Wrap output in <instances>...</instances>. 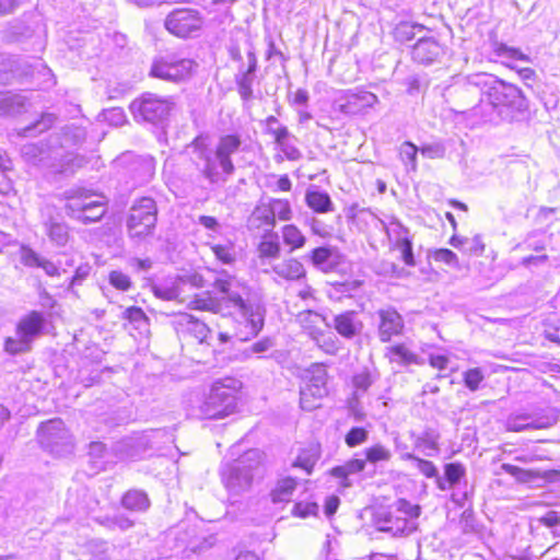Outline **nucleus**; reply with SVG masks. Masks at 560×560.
Here are the masks:
<instances>
[{
    "mask_svg": "<svg viewBox=\"0 0 560 560\" xmlns=\"http://www.w3.org/2000/svg\"><path fill=\"white\" fill-rule=\"evenodd\" d=\"M214 288L220 293L219 298L209 293L199 294L188 303L189 307L238 316L248 328L245 338L257 336L264 327L266 312L261 295L235 277L218 279Z\"/></svg>",
    "mask_w": 560,
    "mask_h": 560,
    "instance_id": "nucleus-1",
    "label": "nucleus"
},
{
    "mask_svg": "<svg viewBox=\"0 0 560 560\" xmlns=\"http://www.w3.org/2000/svg\"><path fill=\"white\" fill-rule=\"evenodd\" d=\"M242 383L233 377L213 382L203 393H192L186 400V411L196 419L219 420L237 411Z\"/></svg>",
    "mask_w": 560,
    "mask_h": 560,
    "instance_id": "nucleus-2",
    "label": "nucleus"
},
{
    "mask_svg": "<svg viewBox=\"0 0 560 560\" xmlns=\"http://www.w3.org/2000/svg\"><path fill=\"white\" fill-rule=\"evenodd\" d=\"M485 103L476 104L463 113L469 114L471 128L488 121H494L501 116L503 107L514 110H523L526 107V100L523 92L515 85L498 80L488 74L486 78Z\"/></svg>",
    "mask_w": 560,
    "mask_h": 560,
    "instance_id": "nucleus-3",
    "label": "nucleus"
},
{
    "mask_svg": "<svg viewBox=\"0 0 560 560\" xmlns=\"http://www.w3.org/2000/svg\"><path fill=\"white\" fill-rule=\"evenodd\" d=\"M260 464V451L249 450L233 463L221 467V479L231 500L236 501L238 497L250 490Z\"/></svg>",
    "mask_w": 560,
    "mask_h": 560,
    "instance_id": "nucleus-4",
    "label": "nucleus"
},
{
    "mask_svg": "<svg viewBox=\"0 0 560 560\" xmlns=\"http://www.w3.org/2000/svg\"><path fill=\"white\" fill-rule=\"evenodd\" d=\"M66 213L83 224L100 221L106 213L105 197L86 188H72L65 192Z\"/></svg>",
    "mask_w": 560,
    "mask_h": 560,
    "instance_id": "nucleus-5",
    "label": "nucleus"
},
{
    "mask_svg": "<svg viewBox=\"0 0 560 560\" xmlns=\"http://www.w3.org/2000/svg\"><path fill=\"white\" fill-rule=\"evenodd\" d=\"M46 325L45 315L38 311H31L16 323L14 336L4 341V350L9 354H21L32 350L33 343L43 334Z\"/></svg>",
    "mask_w": 560,
    "mask_h": 560,
    "instance_id": "nucleus-6",
    "label": "nucleus"
},
{
    "mask_svg": "<svg viewBox=\"0 0 560 560\" xmlns=\"http://www.w3.org/2000/svg\"><path fill=\"white\" fill-rule=\"evenodd\" d=\"M487 73H474L458 80L448 91L454 98L457 108L454 112L462 115L471 127L469 114L463 113L472 108L476 104L485 103Z\"/></svg>",
    "mask_w": 560,
    "mask_h": 560,
    "instance_id": "nucleus-7",
    "label": "nucleus"
},
{
    "mask_svg": "<svg viewBox=\"0 0 560 560\" xmlns=\"http://www.w3.org/2000/svg\"><path fill=\"white\" fill-rule=\"evenodd\" d=\"M158 220L156 203L152 198L143 197L130 208L127 231L131 238L141 240L151 235Z\"/></svg>",
    "mask_w": 560,
    "mask_h": 560,
    "instance_id": "nucleus-8",
    "label": "nucleus"
},
{
    "mask_svg": "<svg viewBox=\"0 0 560 560\" xmlns=\"http://www.w3.org/2000/svg\"><path fill=\"white\" fill-rule=\"evenodd\" d=\"M39 444L57 456L70 454L73 450L72 435L60 419H51L37 430Z\"/></svg>",
    "mask_w": 560,
    "mask_h": 560,
    "instance_id": "nucleus-9",
    "label": "nucleus"
},
{
    "mask_svg": "<svg viewBox=\"0 0 560 560\" xmlns=\"http://www.w3.org/2000/svg\"><path fill=\"white\" fill-rule=\"evenodd\" d=\"M197 65L192 59L180 57L176 54H167L154 60L151 68V75L178 82L191 75Z\"/></svg>",
    "mask_w": 560,
    "mask_h": 560,
    "instance_id": "nucleus-10",
    "label": "nucleus"
},
{
    "mask_svg": "<svg viewBox=\"0 0 560 560\" xmlns=\"http://www.w3.org/2000/svg\"><path fill=\"white\" fill-rule=\"evenodd\" d=\"M382 229L385 231L389 248L398 250L400 258L407 266H415L416 260L412 252V235L397 218L390 217L387 221L380 220Z\"/></svg>",
    "mask_w": 560,
    "mask_h": 560,
    "instance_id": "nucleus-11",
    "label": "nucleus"
},
{
    "mask_svg": "<svg viewBox=\"0 0 560 560\" xmlns=\"http://www.w3.org/2000/svg\"><path fill=\"white\" fill-rule=\"evenodd\" d=\"M171 98H162L152 93H145L130 104V110L136 119L152 124L163 121L173 109Z\"/></svg>",
    "mask_w": 560,
    "mask_h": 560,
    "instance_id": "nucleus-12",
    "label": "nucleus"
},
{
    "mask_svg": "<svg viewBox=\"0 0 560 560\" xmlns=\"http://www.w3.org/2000/svg\"><path fill=\"white\" fill-rule=\"evenodd\" d=\"M166 30L177 37L196 35L203 25V18L198 10L191 8L174 9L165 19Z\"/></svg>",
    "mask_w": 560,
    "mask_h": 560,
    "instance_id": "nucleus-13",
    "label": "nucleus"
},
{
    "mask_svg": "<svg viewBox=\"0 0 560 560\" xmlns=\"http://www.w3.org/2000/svg\"><path fill=\"white\" fill-rule=\"evenodd\" d=\"M192 151L203 162L201 173L210 184L226 182L232 173H225L219 164L218 153L203 147V142L195 139L191 143Z\"/></svg>",
    "mask_w": 560,
    "mask_h": 560,
    "instance_id": "nucleus-14",
    "label": "nucleus"
},
{
    "mask_svg": "<svg viewBox=\"0 0 560 560\" xmlns=\"http://www.w3.org/2000/svg\"><path fill=\"white\" fill-rule=\"evenodd\" d=\"M42 217L49 241L58 247L66 246L70 237L69 228L59 217H55V209L49 206L45 207L42 210Z\"/></svg>",
    "mask_w": 560,
    "mask_h": 560,
    "instance_id": "nucleus-15",
    "label": "nucleus"
},
{
    "mask_svg": "<svg viewBox=\"0 0 560 560\" xmlns=\"http://www.w3.org/2000/svg\"><path fill=\"white\" fill-rule=\"evenodd\" d=\"M178 334H187L194 337L199 343H210L211 330L198 318L188 313H180L174 320Z\"/></svg>",
    "mask_w": 560,
    "mask_h": 560,
    "instance_id": "nucleus-16",
    "label": "nucleus"
},
{
    "mask_svg": "<svg viewBox=\"0 0 560 560\" xmlns=\"http://www.w3.org/2000/svg\"><path fill=\"white\" fill-rule=\"evenodd\" d=\"M376 315L378 317V337L382 342H388L392 337L401 334L404 319L395 308H381Z\"/></svg>",
    "mask_w": 560,
    "mask_h": 560,
    "instance_id": "nucleus-17",
    "label": "nucleus"
},
{
    "mask_svg": "<svg viewBox=\"0 0 560 560\" xmlns=\"http://www.w3.org/2000/svg\"><path fill=\"white\" fill-rule=\"evenodd\" d=\"M445 54V48L434 37H422L412 47V59L421 65H431L439 61Z\"/></svg>",
    "mask_w": 560,
    "mask_h": 560,
    "instance_id": "nucleus-18",
    "label": "nucleus"
},
{
    "mask_svg": "<svg viewBox=\"0 0 560 560\" xmlns=\"http://www.w3.org/2000/svg\"><path fill=\"white\" fill-rule=\"evenodd\" d=\"M330 327L342 338L353 339L362 332L364 325L357 312L345 311L334 316Z\"/></svg>",
    "mask_w": 560,
    "mask_h": 560,
    "instance_id": "nucleus-19",
    "label": "nucleus"
},
{
    "mask_svg": "<svg viewBox=\"0 0 560 560\" xmlns=\"http://www.w3.org/2000/svg\"><path fill=\"white\" fill-rule=\"evenodd\" d=\"M240 145L241 139L236 135H226L219 139L214 151L218 153L220 167L225 173H234L235 168L231 155L237 152Z\"/></svg>",
    "mask_w": 560,
    "mask_h": 560,
    "instance_id": "nucleus-20",
    "label": "nucleus"
},
{
    "mask_svg": "<svg viewBox=\"0 0 560 560\" xmlns=\"http://www.w3.org/2000/svg\"><path fill=\"white\" fill-rule=\"evenodd\" d=\"M272 272L276 276L273 280L277 283H281V281H299L306 276L303 264L295 258L284 259L273 265Z\"/></svg>",
    "mask_w": 560,
    "mask_h": 560,
    "instance_id": "nucleus-21",
    "label": "nucleus"
},
{
    "mask_svg": "<svg viewBox=\"0 0 560 560\" xmlns=\"http://www.w3.org/2000/svg\"><path fill=\"white\" fill-rule=\"evenodd\" d=\"M366 467V460L352 458L330 470V475L339 480V486L350 488L353 485L352 477L362 472Z\"/></svg>",
    "mask_w": 560,
    "mask_h": 560,
    "instance_id": "nucleus-22",
    "label": "nucleus"
},
{
    "mask_svg": "<svg viewBox=\"0 0 560 560\" xmlns=\"http://www.w3.org/2000/svg\"><path fill=\"white\" fill-rule=\"evenodd\" d=\"M377 101V96L368 91L348 92L346 103L341 105V110L349 114H359L373 107Z\"/></svg>",
    "mask_w": 560,
    "mask_h": 560,
    "instance_id": "nucleus-23",
    "label": "nucleus"
},
{
    "mask_svg": "<svg viewBox=\"0 0 560 560\" xmlns=\"http://www.w3.org/2000/svg\"><path fill=\"white\" fill-rule=\"evenodd\" d=\"M296 322L312 340L324 330L323 327H330L323 315L310 310L300 312Z\"/></svg>",
    "mask_w": 560,
    "mask_h": 560,
    "instance_id": "nucleus-24",
    "label": "nucleus"
},
{
    "mask_svg": "<svg viewBox=\"0 0 560 560\" xmlns=\"http://www.w3.org/2000/svg\"><path fill=\"white\" fill-rule=\"evenodd\" d=\"M185 280L182 278H167L152 285L153 294L164 301H172L179 299L185 284Z\"/></svg>",
    "mask_w": 560,
    "mask_h": 560,
    "instance_id": "nucleus-25",
    "label": "nucleus"
},
{
    "mask_svg": "<svg viewBox=\"0 0 560 560\" xmlns=\"http://www.w3.org/2000/svg\"><path fill=\"white\" fill-rule=\"evenodd\" d=\"M247 62L248 67L245 71L241 70L236 77V82L238 85V92L244 100H247L253 94V82L255 77V71L257 68V58L253 50L247 52Z\"/></svg>",
    "mask_w": 560,
    "mask_h": 560,
    "instance_id": "nucleus-26",
    "label": "nucleus"
},
{
    "mask_svg": "<svg viewBox=\"0 0 560 560\" xmlns=\"http://www.w3.org/2000/svg\"><path fill=\"white\" fill-rule=\"evenodd\" d=\"M327 378L328 374L325 366L314 364L308 370L307 382L304 387L316 394L317 398H324L328 395Z\"/></svg>",
    "mask_w": 560,
    "mask_h": 560,
    "instance_id": "nucleus-27",
    "label": "nucleus"
},
{
    "mask_svg": "<svg viewBox=\"0 0 560 560\" xmlns=\"http://www.w3.org/2000/svg\"><path fill=\"white\" fill-rule=\"evenodd\" d=\"M558 418L555 413L545 415L537 417L532 421H527V418H517L509 421V430L520 432L529 429H548L555 425Z\"/></svg>",
    "mask_w": 560,
    "mask_h": 560,
    "instance_id": "nucleus-28",
    "label": "nucleus"
},
{
    "mask_svg": "<svg viewBox=\"0 0 560 560\" xmlns=\"http://www.w3.org/2000/svg\"><path fill=\"white\" fill-rule=\"evenodd\" d=\"M466 476V467L462 463H450L444 466V478L438 477V488L442 491L450 490L457 485Z\"/></svg>",
    "mask_w": 560,
    "mask_h": 560,
    "instance_id": "nucleus-29",
    "label": "nucleus"
},
{
    "mask_svg": "<svg viewBox=\"0 0 560 560\" xmlns=\"http://www.w3.org/2000/svg\"><path fill=\"white\" fill-rule=\"evenodd\" d=\"M121 318L130 325V329L136 330L139 336L143 337L149 334L150 320L142 308L130 306L124 310Z\"/></svg>",
    "mask_w": 560,
    "mask_h": 560,
    "instance_id": "nucleus-30",
    "label": "nucleus"
},
{
    "mask_svg": "<svg viewBox=\"0 0 560 560\" xmlns=\"http://www.w3.org/2000/svg\"><path fill=\"white\" fill-rule=\"evenodd\" d=\"M248 224L255 230H272L276 224V220L272 218V211L270 210L269 203L257 205L248 219Z\"/></svg>",
    "mask_w": 560,
    "mask_h": 560,
    "instance_id": "nucleus-31",
    "label": "nucleus"
},
{
    "mask_svg": "<svg viewBox=\"0 0 560 560\" xmlns=\"http://www.w3.org/2000/svg\"><path fill=\"white\" fill-rule=\"evenodd\" d=\"M144 448L143 439L140 436H129L115 445V453L118 459H131L139 455Z\"/></svg>",
    "mask_w": 560,
    "mask_h": 560,
    "instance_id": "nucleus-32",
    "label": "nucleus"
},
{
    "mask_svg": "<svg viewBox=\"0 0 560 560\" xmlns=\"http://www.w3.org/2000/svg\"><path fill=\"white\" fill-rule=\"evenodd\" d=\"M439 440L440 434L432 429H428L421 434L415 436L413 444L415 447L420 450L424 455L434 456L440 450Z\"/></svg>",
    "mask_w": 560,
    "mask_h": 560,
    "instance_id": "nucleus-33",
    "label": "nucleus"
},
{
    "mask_svg": "<svg viewBox=\"0 0 560 560\" xmlns=\"http://www.w3.org/2000/svg\"><path fill=\"white\" fill-rule=\"evenodd\" d=\"M305 202L308 208L317 213H328L334 210L329 195L320 190H307Z\"/></svg>",
    "mask_w": 560,
    "mask_h": 560,
    "instance_id": "nucleus-34",
    "label": "nucleus"
},
{
    "mask_svg": "<svg viewBox=\"0 0 560 560\" xmlns=\"http://www.w3.org/2000/svg\"><path fill=\"white\" fill-rule=\"evenodd\" d=\"M296 479L284 477L278 480L276 487L271 491V500L273 503L289 502L296 488Z\"/></svg>",
    "mask_w": 560,
    "mask_h": 560,
    "instance_id": "nucleus-35",
    "label": "nucleus"
},
{
    "mask_svg": "<svg viewBox=\"0 0 560 560\" xmlns=\"http://www.w3.org/2000/svg\"><path fill=\"white\" fill-rule=\"evenodd\" d=\"M26 98L20 94L0 93V114L15 115L25 108Z\"/></svg>",
    "mask_w": 560,
    "mask_h": 560,
    "instance_id": "nucleus-36",
    "label": "nucleus"
},
{
    "mask_svg": "<svg viewBox=\"0 0 560 560\" xmlns=\"http://www.w3.org/2000/svg\"><path fill=\"white\" fill-rule=\"evenodd\" d=\"M319 457V446L317 444H311L300 452L293 466L304 469L310 475Z\"/></svg>",
    "mask_w": 560,
    "mask_h": 560,
    "instance_id": "nucleus-37",
    "label": "nucleus"
},
{
    "mask_svg": "<svg viewBox=\"0 0 560 560\" xmlns=\"http://www.w3.org/2000/svg\"><path fill=\"white\" fill-rule=\"evenodd\" d=\"M363 454V460H366V464H371L374 466H377L378 464L388 463L393 457V453L389 450V447L385 446L382 443H375L364 448Z\"/></svg>",
    "mask_w": 560,
    "mask_h": 560,
    "instance_id": "nucleus-38",
    "label": "nucleus"
},
{
    "mask_svg": "<svg viewBox=\"0 0 560 560\" xmlns=\"http://www.w3.org/2000/svg\"><path fill=\"white\" fill-rule=\"evenodd\" d=\"M386 355L390 362L398 364L419 363L417 354L402 343L389 347Z\"/></svg>",
    "mask_w": 560,
    "mask_h": 560,
    "instance_id": "nucleus-39",
    "label": "nucleus"
},
{
    "mask_svg": "<svg viewBox=\"0 0 560 560\" xmlns=\"http://www.w3.org/2000/svg\"><path fill=\"white\" fill-rule=\"evenodd\" d=\"M313 341L320 350L330 355L337 354L341 349L339 339L332 332L325 329Z\"/></svg>",
    "mask_w": 560,
    "mask_h": 560,
    "instance_id": "nucleus-40",
    "label": "nucleus"
},
{
    "mask_svg": "<svg viewBox=\"0 0 560 560\" xmlns=\"http://www.w3.org/2000/svg\"><path fill=\"white\" fill-rule=\"evenodd\" d=\"M282 240L291 250L302 248L306 243V237L302 231L294 224H287L282 228Z\"/></svg>",
    "mask_w": 560,
    "mask_h": 560,
    "instance_id": "nucleus-41",
    "label": "nucleus"
},
{
    "mask_svg": "<svg viewBox=\"0 0 560 560\" xmlns=\"http://www.w3.org/2000/svg\"><path fill=\"white\" fill-rule=\"evenodd\" d=\"M402 460H410L412 466L418 469V471L427 478H435L438 480L439 472L436 466L427 459L420 458L412 453H402Z\"/></svg>",
    "mask_w": 560,
    "mask_h": 560,
    "instance_id": "nucleus-42",
    "label": "nucleus"
},
{
    "mask_svg": "<svg viewBox=\"0 0 560 560\" xmlns=\"http://www.w3.org/2000/svg\"><path fill=\"white\" fill-rule=\"evenodd\" d=\"M384 532H389L393 535H409L413 532L415 525L411 521L406 517H394L389 515L388 520L385 521V525L381 527Z\"/></svg>",
    "mask_w": 560,
    "mask_h": 560,
    "instance_id": "nucleus-43",
    "label": "nucleus"
},
{
    "mask_svg": "<svg viewBox=\"0 0 560 560\" xmlns=\"http://www.w3.org/2000/svg\"><path fill=\"white\" fill-rule=\"evenodd\" d=\"M277 148L283 153L285 159L298 161L302 158L301 151L296 147V138L290 132L287 136L275 141Z\"/></svg>",
    "mask_w": 560,
    "mask_h": 560,
    "instance_id": "nucleus-44",
    "label": "nucleus"
},
{
    "mask_svg": "<svg viewBox=\"0 0 560 560\" xmlns=\"http://www.w3.org/2000/svg\"><path fill=\"white\" fill-rule=\"evenodd\" d=\"M122 505L128 510L144 511L149 508V499L142 491H128L122 498Z\"/></svg>",
    "mask_w": 560,
    "mask_h": 560,
    "instance_id": "nucleus-45",
    "label": "nucleus"
},
{
    "mask_svg": "<svg viewBox=\"0 0 560 560\" xmlns=\"http://www.w3.org/2000/svg\"><path fill=\"white\" fill-rule=\"evenodd\" d=\"M258 252L260 257L276 258L280 253V245L277 235L264 236L258 245Z\"/></svg>",
    "mask_w": 560,
    "mask_h": 560,
    "instance_id": "nucleus-46",
    "label": "nucleus"
},
{
    "mask_svg": "<svg viewBox=\"0 0 560 560\" xmlns=\"http://www.w3.org/2000/svg\"><path fill=\"white\" fill-rule=\"evenodd\" d=\"M108 282L113 288L121 292L129 291L133 285L131 278L121 270H112L108 273Z\"/></svg>",
    "mask_w": 560,
    "mask_h": 560,
    "instance_id": "nucleus-47",
    "label": "nucleus"
},
{
    "mask_svg": "<svg viewBox=\"0 0 560 560\" xmlns=\"http://www.w3.org/2000/svg\"><path fill=\"white\" fill-rule=\"evenodd\" d=\"M374 377L368 370L357 373L352 378L354 387V397L358 399L361 394H364L373 384Z\"/></svg>",
    "mask_w": 560,
    "mask_h": 560,
    "instance_id": "nucleus-48",
    "label": "nucleus"
},
{
    "mask_svg": "<svg viewBox=\"0 0 560 560\" xmlns=\"http://www.w3.org/2000/svg\"><path fill=\"white\" fill-rule=\"evenodd\" d=\"M270 210L272 211V218H278L282 221H289L292 218V209L290 202L283 199H272L269 202Z\"/></svg>",
    "mask_w": 560,
    "mask_h": 560,
    "instance_id": "nucleus-49",
    "label": "nucleus"
},
{
    "mask_svg": "<svg viewBox=\"0 0 560 560\" xmlns=\"http://www.w3.org/2000/svg\"><path fill=\"white\" fill-rule=\"evenodd\" d=\"M369 439V430L361 427L351 428L345 436V443L348 447H357L364 444Z\"/></svg>",
    "mask_w": 560,
    "mask_h": 560,
    "instance_id": "nucleus-50",
    "label": "nucleus"
},
{
    "mask_svg": "<svg viewBox=\"0 0 560 560\" xmlns=\"http://www.w3.org/2000/svg\"><path fill=\"white\" fill-rule=\"evenodd\" d=\"M55 120H56L55 115L45 114L34 125L24 128L20 135L23 137L35 136L36 131L43 132V131L49 129L54 125Z\"/></svg>",
    "mask_w": 560,
    "mask_h": 560,
    "instance_id": "nucleus-51",
    "label": "nucleus"
},
{
    "mask_svg": "<svg viewBox=\"0 0 560 560\" xmlns=\"http://www.w3.org/2000/svg\"><path fill=\"white\" fill-rule=\"evenodd\" d=\"M463 380L465 386L469 390L476 392L480 388V385L485 380V374L480 368H472L463 373Z\"/></svg>",
    "mask_w": 560,
    "mask_h": 560,
    "instance_id": "nucleus-52",
    "label": "nucleus"
},
{
    "mask_svg": "<svg viewBox=\"0 0 560 560\" xmlns=\"http://www.w3.org/2000/svg\"><path fill=\"white\" fill-rule=\"evenodd\" d=\"M264 124L266 132L272 136L275 141L289 133L288 128L280 124V121L275 116L267 117Z\"/></svg>",
    "mask_w": 560,
    "mask_h": 560,
    "instance_id": "nucleus-53",
    "label": "nucleus"
},
{
    "mask_svg": "<svg viewBox=\"0 0 560 560\" xmlns=\"http://www.w3.org/2000/svg\"><path fill=\"white\" fill-rule=\"evenodd\" d=\"M100 117L102 118V120L115 127L121 126L126 121V114L124 109L120 107L105 109L102 112Z\"/></svg>",
    "mask_w": 560,
    "mask_h": 560,
    "instance_id": "nucleus-54",
    "label": "nucleus"
},
{
    "mask_svg": "<svg viewBox=\"0 0 560 560\" xmlns=\"http://www.w3.org/2000/svg\"><path fill=\"white\" fill-rule=\"evenodd\" d=\"M419 151L427 159H442L445 155V145L441 141L424 143Z\"/></svg>",
    "mask_w": 560,
    "mask_h": 560,
    "instance_id": "nucleus-55",
    "label": "nucleus"
},
{
    "mask_svg": "<svg viewBox=\"0 0 560 560\" xmlns=\"http://www.w3.org/2000/svg\"><path fill=\"white\" fill-rule=\"evenodd\" d=\"M419 149L411 142H404L399 148V155L404 163H409L412 171L417 168V153Z\"/></svg>",
    "mask_w": 560,
    "mask_h": 560,
    "instance_id": "nucleus-56",
    "label": "nucleus"
},
{
    "mask_svg": "<svg viewBox=\"0 0 560 560\" xmlns=\"http://www.w3.org/2000/svg\"><path fill=\"white\" fill-rule=\"evenodd\" d=\"M89 455L95 460V464H97L100 468H105V465L108 463V460L105 459L108 453L102 442H92L89 447Z\"/></svg>",
    "mask_w": 560,
    "mask_h": 560,
    "instance_id": "nucleus-57",
    "label": "nucleus"
},
{
    "mask_svg": "<svg viewBox=\"0 0 560 560\" xmlns=\"http://www.w3.org/2000/svg\"><path fill=\"white\" fill-rule=\"evenodd\" d=\"M300 394V405L302 409L312 411L320 406V400L323 398H317V395L314 394L311 389L302 387Z\"/></svg>",
    "mask_w": 560,
    "mask_h": 560,
    "instance_id": "nucleus-58",
    "label": "nucleus"
},
{
    "mask_svg": "<svg viewBox=\"0 0 560 560\" xmlns=\"http://www.w3.org/2000/svg\"><path fill=\"white\" fill-rule=\"evenodd\" d=\"M331 256V252L330 249L326 248V247H317L315 248L313 252H312V262L323 269V270H326L327 269V262H328V259L330 258Z\"/></svg>",
    "mask_w": 560,
    "mask_h": 560,
    "instance_id": "nucleus-59",
    "label": "nucleus"
},
{
    "mask_svg": "<svg viewBox=\"0 0 560 560\" xmlns=\"http://www.w3.org/2000/svg\"><path fill=\"white\" fill-rule=\"evenodd\" d=\"M434 260L444 262L452 267H458L459 261L457 255L447 248L438 249L433 255Z\"/></svg>",
    "mask_w": 560,
    "mask_h": 560,
    "instance_id": "nucleus-60",
    "label": "nucleus"
},
{
    "mask_svg": "<svg viewBox=\"0 0 560 560\" xmlns=\"http://www.w3.org/2000/svg\"><path fill=\"white\" fill-rule=\"evenodd\" d=\"M498 55L513 60H521L524 62L529 61V57L527 55L523 54L517 48L509 47L506 45H500L498 48Z\"/></svg>",
    "mask_w": 560,
    "mask_h": 560,
    "instance_id": "nucleus-61",
    "label": "nucleus"
},
{
    "mask_svg": "<svg viewBox=\"0 0 560 560\" xmlns=\"http://www.w3.org/2000/svg\"><path fill=\"white\" fill-rule=\"evenodd\" d=\"M141 175L140 182L144 183L151 179L155 172V162L151 156H143L140 159Z\"/></svg>",
    "mask_w": 560,
    "mask_h": 560,
    "instance_id": "nucleus-62",
    "label": "nucleus"
},
{
    "mask_svg": "<svg viewBox=\"0 0 560 560\" xmlns=\"http://www.w3.org/2000/svg\"><path fill=\"white\" fill-rule=\"evenodd\" d=\"M317 511L318 505L315 502H298L293 508V514L300 517L315 515Z\"/></svg>",
    "mask_w": 560,
    "mask_h": 560,
    "instance_id": "nucleus-63",
    "label": "nucleus"
},
{
    "mask_svg": "<svg viewBox=\"0 0 560 560\" xmlns=\"http://www.w3.org/2000/svg\"><path fill=\"white\" fill-rule=\"evenodd\" d=\"M212 252L224 264H231L234 260V250L230 245H215L212 247Z\"/></svg>",
    "mask_w": 560,
    "mask_h": 560,
    "instance_id": "nucleus-64",
    "label": "nucleus"
}]
</instances>
